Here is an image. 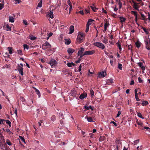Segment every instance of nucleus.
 Listing matches in <instances>:
<instances>
[{
	"label": "nucleus",
	"mask_w": 150,
	"mask_h": 150,
	"mask_svg": "<svg viewBox=\"0 0 150 150\" xmlns=\"http://www.w3.org/2000/svg\"><path fill=\"white\" fill-rule=\"evenodd\" d=\"M85 118L87 120L90 122H93V118L91 117H88L86 116L85 117Z\"/></svg>",
	"instance_id": "obj_13"
},
{
	"label": "nucleus",
	"mask_w": 150,
	"mask_h": 150,
	"mask_svg": "<svg viewBox=\"0 0 150 150\" xmlns=\"http://www.w3.org/2000/svg\"><path fill=\"white\" fill-rule=\"evenodd\" d=\"M84 55H86L85 54V52H84L83 54H80V55H79L80 56L79 58L81 59L83 56Z\"/></svg>",
	"instance_id": "obj_52"
},
{
	"label": "nucleus",
	"mask_w": 150,
	"mask_h": 150,
	"mask_svg": "<svg viewBox=\"0 0 150 150\" xmlns=\"http://www.w3.org/2000/svg\"><path fill=\"white\" fill-rule=\"evenodd\" d=\"M119 18L121 23H123L125 22L126 20L125 18L122 16L120 17Z\"/></svg>",
	"instance_id": "obj_20"
},
{
	"label": "nucleus",
	"mask_w": 150,
	"mask_h": 150,
	"mask_svg": "<svg viewBox=\"0 0 150 150\" xmlns=\"http://www.w3.org/2000/svg\"><path fill=\"white\" fill-rule=\"evenodd\" d=\"M49 17L51 18H54V16L53 14L52 11H50L49 13Z\"/></svg>",
	"instance_id": "obj_22"
},
{
	"label": "nucleus",
	"mask_w": 150,
	"mask_h": 150,
	"mask_svg": "<svg viewBox=\"0 0 150 150\" xmlns=\"http://www.w3.org/2000/svg\"><path fill=\"white\" fill-rule=\"evenodd\" d=\"M75 51V50L69 47L67 50V52L69 54L71 55Z\"/></svg>",
	"instance_id": "obj_7"
},
{
	"label": "nucleus",
	"mask_w": 150,
	"mask_h": 150,
	"mask_svg": "<svg viewBox=\"0 0 150 150\" xmlns=\"http://www.w3.org/2000/svg\"><path fill=\"white\" fill-rule=\"evenodd\" d=\"M83 109L85 110H89V107L87 106H84Z\"/></svg>",
	"instance_id": "obj_55"
},
{
	"label": "nucleus",
	"mask_w": 150,
	"mask_h": 150,
	"mask_svg": "<svg viewBox=\"0 0 150 150\" xmlns=\"http://www.w3.org/2000/svg\"><path fill=\"white\" fill-rule=\"evenodd\" d=\"M67 64L68 67H71L72 66H76V64L73 62L68 63Z\"/></svg>",
	"instance_id": "obj_17"
},
{
	"label": "nucleus",
	"mask_w": 150,
	"mask_h": 150,
	"mask_svg": "<svg viewBox=\"0 0 150 150\" xmlns=\"http://www.w3.org/2000/svg\"><path fill=\"white\" fill-rule=\"evenodd\" d=\"M23 23L25 25H28L27 22V21L26 20H24L23 21Z\"/></svg>",
	"instance_id": "obj_62"
},
{
	"label": "nucleus",
	"mask_w": 150,
	"mask_h": 150,
	"mask_svg": "<svg viewBox=\"0 0 150 150\" xmlns=\"http://www.w3.org/2000/svg\"><path fill=\"white\" fill-rule=\"evenodd\" d=\"M20 99L21 100V101L22 102H24L25 101V99L23 97L21 96L20 97Z\"/></svg>",
	"instance_id": "obj_47"
},
{
	"label": "nucleus",
	"mask_w": 150,
	"mask_h": 150,
	"mask_svg": "<svg viewBox=\"0 0 150 150\" xmlns=\"http://www.w3.org/2000/svg\"><path fill=\"white\" fill-rule=\"evenodd\" d=\"M122 64L120 63H118V68L121 70H122Z\"/></svg>",
	"instance_id": "obj_42"
},
{
	"label": "nucleus",
	"mask_w": 150,
	"mask_h": 150,
	"mask_svg": "<svg viewBox=\"0 0 150 150\" xmlns=\"http://www.w3.org/2000/svg\"><path fill=\"white\" fill-rule=\"evenodd\" d=\"M4 121L6 122V123L8 125L9 127L11 126V122L9 120H5Z\"/></svg>",
	"instance_id": "obj_30"
},
{
	"label": "nucleus",
	"mask_w": 150,
	"mask_h": 150,
	"mask_svg": "<svg viewBox=\"0 0 150 150\" xmlns=\"http://www.w3.org/2000/svg\"><path fill=\"white\" fill-rule=\"evenodd\" d=\"M142 29H143V30L145 32V33L147 35L149 34V32L145 28H142Z\"/></svg>",
	"instance_id": "obj_35"
},
{
	"label": "nucleus",
	"mask_w": 150,
	"mask_h": 150,
	"mask_svg": "<svg viewBox=\"0 0 150 150\" xmlns=\"http://www.w3.org/2000/svg\"><path fill=\"white\" fill-rule=\"evenodd\" d=\"M45 46H47V48L49 49L51 47V45L47 41L44 44H42V47H43V49L45 50V48H44V47Z\"/></svg>",
	"instance_id": "obj_4"
},
{
	"label": "nucleus",
	"mask_w": 150,
	"mask_h": 150,
	"mask_svg": "<svg viewBox=\"0 0 150 150\" xmlns=\"http://www.w3.org/2000/svg\"><path fill=\"white\" fill-rule=\"evenodd\" d=\"M139 139H137L134 141V143L135 144H137V143H139Z\"/></svg>",
	"instance_id": "obj_56"
},
{
	"label": "nucleus",
	"mask_w": 150,
	"mask_h": 150,
	"mask_svg": "<svg viewBox=\"0 0 150 150\" xmlns=\"http://www.w3.org/2000/svg\"><path fill=\"white\" fill-rule=\"evenodd\" d=\"M8 49L9 52L10 54H12L13 53L12 48L11 47H8Z\"/></svg>",
	"instance_id": "obj_33"
},
{
	"label": "nucleus",
	"mask_w": 150,
	"mask_h": 150,
	"mask_svg": "<svg viewBox=\"0 0 150 150\" xmlns=\"http://www.w3.org/2000/svg\"><path fill=\"white\" fill-rule=\"evenodd\" d=\"M42 0H41L40 1V2L38 4L36 8L37 9H38V7H41L42 6Z\"/></svg>",
	"instance_id": "obj_29"
},
{
	"label": "nucleus",
	"mask_w": 150,
	"mask_h": 150,
	"mask_svg": "<svg viewBox=\"0 0 150 150\" xmlns=\"http://www.w3.org/2000/svg\"><path fill=\"white\" fill-rule=\"evenodd\" d=\"M106 75V73L105 71H103L98 73V77L100 78L104 77Z\"/></svg>",
	"instance_id": "obj_5"
},
{
	"label": "nucleus",
	"mask_w": 150,
	"mask_h": 150,
	"mask_svg": "<svg viewBox=\"0 0 150 150\" xmlns=\"http://www.w3.org/2000/svg\"><path fill=\"white\" fill-rule=\"evenodd\" d=\"M132 48V46L131 45H128V50H131Z\"/></svg>",
	"instance_id": "obj_63"
},
{
	"label": "nucleus",
	"mask_w": 150,
	"mask_h": 150,
	"mask_svg": "<svg viewBox=\"0 0 150 150\" xmlns=\"http://www.w3.org/2000/svg\"><path fill=\"white\" fill-rule=\"evenodd\" d=\"M141 15L142 17V20L145 21L147 20V18H146V16L144 14L141 13Z\"/></svg>",
	"instance_id": "obj_16"
},
{
	"label": "nucleus",
	"mask_w": 150,
	"mask_h": 150,
	"mask_svg": "<svg viewBox=\"0 0 150 150\" xmlns=\"http://www.w3.org/2000/svg\"><path fill=\"white\" fill-rule=\"evenodd\" d=\"M110 124H112V123L115 126V127H116L117 126V124L115 122H114V121H111L110 123Z\"/></svg>",
	"instance_id": "obj_59"
},
{
	"label": "nucleus",
	"mask_w": 150,
	"mask_h": 150,
	"mask_svg": "<svg viewBox=\"0 0 150 150\" xmlns=\"http://www.w3.org/2000/svg\"><path fill=\"white\" fill-rule=\"evenodd\" d=\"M138 65L142 68V70H144L145 69V68L143 66V64L141 62H139L138 63Z\"/></svg>",
	"instance_id": "obj_12"
},
{
	"label": "nucleus",
	"mask_w": 150,
	"mask_h": 150,
	"mask_svg": "<svg viewBox=\"0 0 150 150\" xmlns=\"http://www.w3.org/2000/svg\"><path fill=\"white\" fill-rule=\"evenodd\" d=\"M93 45L96 46L99 48L103 50L104 49L105 45L102 43L100 42H96L93 43Z\"/></svg>",
	"instance_id": "obj_2"
},
{
	"label": "nucleus",
	"mask_w": 150,
	"mask_h": 150,
	"mask_svg": "<svg viewBox=\"0 0 150 150\" xmlns=\"http://www.w3.org/2000/svg\"><path fill=\"white\" fill-rule=\"evenodd\" d=\"M18 71L20 70L23 69V67H21L20 66L19 64H18Z\"/></svg>",
	"instance_id": "obj_50"
},
{
	"label": "nucleus",
	"mask_w": 150,
	"mask_h": 150,
	"mask_svg": "<svg viewBox=\"0 0 150 150\" xmlns=\"http://www.w3.org/2000/svg\"><path fill=\"white\" fill-rule=\"evenodd\" d=\"M142 105L143 106H146L148 103V102L146 101V100L142 101Z\"/></svg>",
	"instance_id": "obj_24"
},
{
	"label": "nucleus",
	"mask_w": 150,
	"mask_h": 150,
	"mask_svg": "<svg viewBox=\"0 0 150 150\" xmlns=\"http://www.w3.org/2000/svg\"><path fill=\"white\" fill-rule=\"evenodd\" d=\"M132 14H134V16H136V15H137V12L134 11H131Z\"/></svg>",
	"instance_id": "obj_43"
},
{
	"label": "nucleus",
	"mask_w": 150,
	"mask_h": 150,
	"mask_svg": "<svg viewBox=\"0 0 150 150\" xmlns=\"http://www.w3.org/2000/svg\"><path fill=\"white\" fill-rule=\"evenodd\" d=\"M36 38L35 36H31L30 38V39L32 40H34L36 39Z\"/></svg>",
	"instance_id": "obj_57"
},
{
	"label": "nucleus",
	"mask_w": 150,
	"mask_h": 150,
	"mask_svg": "<svg viewBox=\"0 0 150 150\" xmlns=\"http://www.w3.org/2000/svg\"><path fill=\"white\" fill-rule=\"evenodd\" d=\"M74 31V27L73 25H71L69 27V34H72Z\"/></svg>",
	"instance_id": "obj_10"
},
{
	"label": "nucleus",
	"mask_w": 150,
	"mask_h": 150,
	"mask_svg": "<svg viewBox=\"0 0 150 150\" xmlns=\"http://www.w3.org/2000/svg\"><path fill=\"white\" fill-rule=\"evenodd\" d=\"M93 21H94L93 20H92L91 19H88L86 25H88L89 26V25H91V24L92 23Z\"/></svg>",
	"instance_id": "obj_23"
},
{
	"label": "nucleus",
	"mask_w": 150,
	"mask_h": 150,
	"mask_svg": "<svg viewBox=\"0 0 150 150\" xmlns=\"http://www.w3.org/2000/svg\"><path fill=\"white\" fill-rule=\"evenodd\" d=\"M102 11L103 13H105L107 14V11L105 10L103 8L102 9Z\"/></svg>",
	"instance_id": "obj_60"
},
{
	"label": "nucleus",
	"mask_w": 150,
	"mask_h": 150,
	"mask_svg": "<svg viewBox=\"0 0 150 150\" xmlns=\"http://www.w3.org/2000/svg\"><path fill=\"white\" fill-rule=\"evenodd\" d=\"M85 54L87 55H90L95 53V51L94 50L91 51H86L85 52Z\"/></svg>",
	"instance_id": "obj_6"
},
{
	"label": "nucleus",
	"mask_w": 150,
	"mask_h": 150,
	"mask_svg": "<svg viewBox=\"0 0 150 150\" xmlns=\"http://www.w3.org/2000/svg\"><path fill=\"white\" fill-rule=\"evenodd\" d=\"M118 5H119V8L120 9L122 7V3L120 0L118 2Z\"/></svg>",
	"instance_id": "obj_45"
},
{
	"label": "nucleus",
	"mask_w": 150,
	"mask_h": 150,
	"mask_svg": "<svg viewBox=\"0 0 150 150\" xmlns=\"http://www.w3.org/2000/svg\"><path fill=\"white\" fill-rule=\"evenodd\" d=\"M79 13L83 15L84 14V13L83 12V11H82V10L79 11Z\"/></svg>",
	"instance_id": "obj_61"
},
{
	"label": "nucleus",
	"mask_w": 150,
	"mask_h": 150,
	"mask_svg": "<svg viewBox=\"0 0 150 150\" xmlns=\"http://www.w3.org/2000/svg\"><path fill=\"white\" fill-rule=\"evenodd\" d=\"M149 38L146 39L145 40L144 42L146 45H149Z\"/></svg>",
	"instance_id": "obj_34"
},
{
	"label": "nucleus",
	"mask_w": 150,
	"mask_h": 150,
	"mask_svg": "<svg viewBox=\"0 0 150 150\" xmlns=\"http://www.w3.org/2000/svg\"><path fill=\"white\" fill-rule=\"evenodd\" d=\"M89 30V25H86V28L85 30V32L87 33L88 32Z\"/></svg>",
	"instance_id": "obj_39"
},
{
	"label": "nucleus",
	"mask_w": 150,
	"mask_h": 150,
	"mask_svg": "<svg viewBox=\"0 0 150 150\" xmlns=\"http://www.w3.org/2000/svg\"><path fill=\"white\" fill-rule=\"evenodd\" d=\"M65 43L66 44L69 45L70 44L71 42V41L69 39H65Z\"/></svg>",
	"instance_id": "obj_19"
},
{
	"label": "nucleus",
	"mask_w": 150,
	"mask_h": 150,
	"mask_svg": "<svg viewBox=\"0 0 150 150\" xmlns=\"http://www.w3.org/2000/svg\"><path fill=\"white\" fill-rule=\"evenodd\" d=\"M109 23L108 22H106L105 23L104 27H107L109 26Z\"/></svg>",
	"instance_id": "obj_49"
},
{
	"label": "nucleus",
	"mask_w": 150,
	"mask_h": 150,
	"mask_svg": "<svg viewBox=\"0 0 150 150\" xmlns=\"http://www.w3.org/2000/svg\"><path fill=\"white\" fill-rule=\"evenodd\" d=\"M115 143L116 144V145H118L120 146L122 144L121 140L117 139H116L115 141Z\"/></svg>",
	"instance_id": "obj_15"
},
{
	"label": "nucleus",
	"mask_w": 150,
	"mask_h": 150,
	"mask_svg": "<svg viewBox=\"0 0 150 150\" xmlns=\"http://www.w3.org/2000/svg\"><path fill=\"white\" fill-rule=\"evenodd\" d=\"M138 80L139 83H141L142 82L143 80L141 79L140 77H139Z\"/></svg>",
	"instance_id": "obj_54"
},
{
	"label": "nucleus",
	"mask_w": 150,
	"mask_h": 150,
	"mask_svg": "<svg viewBox=\"0 0 150 150\" xmlns=\"http://www.w3.org/2000/svg\"><path fill=\"white\" fill-rule=\"evenodd\" d=\"M70 93L72 96H74L76 94V91L74 90H73L71 91Z\"/></svg>",
	"instance_id": "obj_21"
},
{
	"label": "nucleus",
	"mask_w": 150,
	"mask_h": 150,
	"mask_svg": "<svg viewBox=\"0 0 150 150\" xmlns=\"http://www.w3.org/2000/svg\"><path fill=\"white\" fill-rule=\"evenodd\" d=\"M5 121V120L1 118H0V124H1L2 123L4 124V122Z\"/></svg>",
	"instance_id": "obj_46"
},
{
	"label": "nucleus",
	"mask_w": 150,
	"mask_h": 150,
	"mask_svg": "<svg viewBox=\"0 0 150 150\" xmlns=\"http://www.w3.org/2000/svg\"><path fill=\"white\" fill-rule=\"evenodd\" d=\"M84 49L82 47H81V48L80 49L79 51L78 52V55L79 56L80 54H83L84 51Z\"/></svg>",
	"instance_id": "obj_11"
},
{
	"label": "nucleus",
	"mask_w": 150,
	"mask_h": 150,
	"mask_svg": "<svg viewBox=\"0 0 150 150\" xmlns=\"http://www.w3.org/2000/svg\"><path fill=\"white\" fill-rule=\"evenodd\" d=\"M108 40L106 38H104V40L103 41V42L105 43L106 44L108 42Z\"/></svg>",
	"instance_id": "obj_41"
},
{
	"label": "nucleus",
	"mask_w": 150,
	"mask_h": 150,
	"mask_svg": "<svg viewBox=\"0 0 150 150\" xmlns=\"http://www.w3.org/2000/svg\"><path fill=\"white\" fill-rule=\"evenodd\" d=\"M19 138L22 140V141L24 142V143H25V140L23 137L21 136H19Z\"/></svg>",
	"instance_id": "obj_37"
},
{
	"label": "nucleus",
	"mask_w": 150,
	"mask_h": 150,
	"mask_svg": "<svg viewBox=\"0 0 150 150\" xmlns=\"http://www.w3.org/2000/svg\"><path fill=\"white\" fill-rule=\"evenodd\" d=\"M134 81L132 79V80L131 81L130 85H132L134 84Z\"/></svg>",
	"instance_id": "obj_51"
},
{
	"label": "nucleus",
	"mask_w": 150,
	"mask_h": 150,
	"mask_svg": "<svg viewBox=\"0 0 150 150\" xmlns=\"http://www.w3.org/2000/svg\"><path fill=\"white\" fill-rule=\"evenodd\" d=\"M121 112L120 111H119L116 116V117H118L121 114Z\"/></svg>",
	"instance_id": "obj_58"
},
{
	"label": "nucleus",
	"mask_w": 150,
	"mask_h": 150,
	"mask_svg": "<svg viewBox=\"0 0 150 150\" xmlns=\"http://www.w3.org/2000/svg\"><path fill=\"white\" fill-rule=\"evenodd\" d=\"M139 3H136L135 4H133V6L134 8L135 9L139 10V6L138 5V4H139Z\"/></svg>",
	"instance_id": "obj_9"
},
{
	"label": "nucleus",
	"mask_w": 150,
	"mask_h": 150,
	"mask_svg": "<svg viewBox=\"0 0 150 150\" xmlns=\"http://www.w3.org/2000/svg\"><path fill=\"white\" fill-rule=\"evenodd\" d=\"M48 64L50 65L52 68H53L57 65V62L55 59H52L49 62Z\"/></svg>",
	"instance_id": "obj_3"
},
{
	"label": "nucleus",
	"mask_w": 150,
	"mask_h": 150,
	"mask_svg": "<svg viewBox=\"0 0 150 150\" xmlns=\"http://www.w3.org/2000/svg\"><path fill=\"white\" fill-rule=\"evenodd\" d=\"M87 94L86 93H83L81 94L79 96V98L81 100L83 99L84 98L86 97Z\"/></svg>",
	"instance_id": "obj_8"
},
{
	"label": "nucleus",
	"mask_w": 150,
	"mask_h": 150,
	"mask_svg": "<svg viewBox=\"0 0 150 150\" xmlns=\"http://www.w3.org/2000/svg\"><path fill=\"white\" fill-rule=\"evenodd\" d=\"M18 54L20 55H23L22 51L21 50H19L17 51Z\"/></svg>",
	"instance_id": "obj_32"
},
{
	"label": "nucleus",
	"mask_w": 150,
	"mask_h": 150,
	"mask_svg": "<svg viewBox=\"0 0 150 150\" xmlns=\"http://www.w3.org/2000/svg\"><path fill=\"white\" fill-rule=\"evenodd\" d=\"M116 44H117V46L119 47V48L120 50V51H121L122 50V48H121V45L118 42Z\"/></svg>",
	"instance_id": "obj_36"
},
{
	"label": "nucleus",
	"mask_w": 150,
	"mask_h": 150,
	"mask_svg": "<svg viewBox=\"0 0 150 150\" xmlns=\"http://www.w3.org/2000/svg\"><path fill=\"white\" fill-rule=\"evenodd\" d=\"M33 88L34 89L36 93L38 95L39 97H40V93L39 91L36 88L34 87H33Z\"/></svg>",
	"instance_id": "obj_14"
},
{
	"label": "nucleus",
	"mask_w": 150,
	"mask_h": 150,
	"mask_svg": "<svg viewBox=\"0 0 150 150\" xmlns=\"http://www.w3.org/2000/svg\"><path fill=\"white\" fill-rule=\"evenodd\" d=\"M85 11L86 12V14H87L88 13H90V11L88 9L86 8V9H85Z\"/></svg>",
	"instance_id": "obj_64"
},
{
	"label": "nucleus",
	"mask_w": 150,
	"mask_h": 150,
	"mask_svg": "<svg viewBox=\"0 0 150 150\" xmlns=\"http://www.w3.org/2000/svg\"><path fill=\"white\" fill-rule=\"evenodd\" d=\"M137 115L138 117H139L142 119H144V117H142V115L140 112H137Z\"/></svg>",
	"instance_id": "obj_31"
},
{
	"label": "nucleus",
	"mask_w": 150,
	"mask_h": 150,
	"mask_svg": "<svg viewBox=\"0 0 150 150\" xmlns=\"http://www.w3.org/2000/svg\"><path fill=\"white\" fill-rule=\"evenodd\" d=\"M23 47L24 49H26L28 50L29 49V46L26 44H24L23 45Z\"/></svg>",
	"instance_id": "obj_40"
},
{
	"label": "nucleus",
	"mask_w": 150,
	"mask_h": 150,
	"mask_svg": "<svg viewBox=\"0 0 150 150\" xmlns=\"http://www.w3.org/2000/svg\"><path fill=\"white\" fill-rule=\"evenodd\" d=\"M90 94L91 96V97H93L94 95V92L93 90L91 89L90 90Z\"/></svg>",
	"instance_id": "obj_25"
},
{
	"label": "nucleus",
	"mask_w": 150,
	"mask_h": 150,
	"mask_svg": "<svg viewBox=\"0 0 150 150\" xmlns=\"http://www.w3.org/2000/svg\"><path fill=\"white\" fill-rule=\"evenodd\" d=\"M19 72L20 74L23 76V69L20 70L18 71Z\"/></svg>",
	"instance_id": "obj_48"
},
{
	"label": "nucleus",
	"mask_w": 150,
	"mask_h": 150,
	"mask_svg": "<svg viewBox=\"0 0 150 150\" xmlns=\"http://www.w3.org/2000/svg\"><path fill=\"white\" fill-rule=\"evenodd\" d=\"M113 79H110L106 81V83L109 84V83H113Z\"/></svg>",
	"instance_id": "obj_27"
},
{
	"label": "nucleus",
	"mask_w": 150,
	"mask_h": 150,
	"mask_svg": "<svg viewBox=\"0 0 150 150\" xmlns=\"http://www.w3.org/2000/svg\"><path fill=\"white\" fill-rule=\"evenodd\" d=\"M4 4L2 3L0 4V10L2 9L4 7Z\"/></svg>",
	"instance_id": "obj_44"
},
{
	"label": "nucleus",
	"mask_w": 150,
	"mask_h": 150,
	"mask_svg": "<svg viewBox=\"0 0 150 150\" xmlns=\"http://www.w3.org/2000/svg\"><path fill=\"white\" fill-rule=\"evenodd\" d=\"M91 7L93 10V11L94 12H96V10L97 9L96 8V7L94 6V5H93L92 6H91Z\"/></svg>",
	"instance_id": "obj_28"
},
{
	"label": "nucleus",
	"mask_w": 150,
	"mask_h": 150,
	"mask_svg": "<svg viewBox=\"0 0 150 150\" xmlns=\"http://www.w3.org/2000/svg\"><path fill=\"white\" fill-rule=\"evenodd\" d=\"M7 28V30H11V28L8 25H7L6 26Z\"/></svg>",
	"instance_id": "obj_53"
},
{
	"label": "nucleus",
	"mask_w": 150,
	"mask_h": 150,
	"mask_svg": "<svg viewBox=\"0 0 150 150\" xmlns=\"http://www.w3.org/2000/svg\"><path fill=\"white\" fill-rule=\"evenodd\" d=\"M56 119V117L54 115H52L51 117V120L54 121Z\"/></svg>",
	"instance_id": "obj_38"
},
{
	"label": "nucleus",
	"mask_w": 150,
	"mask_h": 150,
	"mask_svg": "<svg viewBox=\"0 0 150 150\" xmlns=\"http://www.w3.org/2000/svg\"><path fill=\"white\" fill-rule=\"evenodd\" d=\"M84 35L82 33L79 32L76 39V43H80L82 42L83 40Z\"/></svg>",
	"instance_id": "obj_1"
},
{
	"label": "nucleus",
	"mask_w": 150,
	"mask_h": 150,
	"mask_svg": "<svg viewBox=\"0 0 150 150\" xmlns=\"http://www.w3.org/2000/svg\"><path fill=\"white\" fill-rule=\"evenodd\" d=\"M135 44L136 46V47L137 48H139L141 45V43L139 41H137L135 43Z\"/></svg>",
	"instance_id": "obj_26"
},
{
	"label": "nucleus",
	"mask_w": 150,
	"mask_h": 150,
	"mask_svg": "<svg viewBox=\"0 0 150 150\" xmlns=\"http://www.w3.org/2000/svg\"><path fill=\"white\" fill-rule=\"evenodd\" d=\"M9 21L11 23H13L14 22V19L13 16H9Z\"/></svg>",
	"instance_id": "obj_18"
}]
</instances>
